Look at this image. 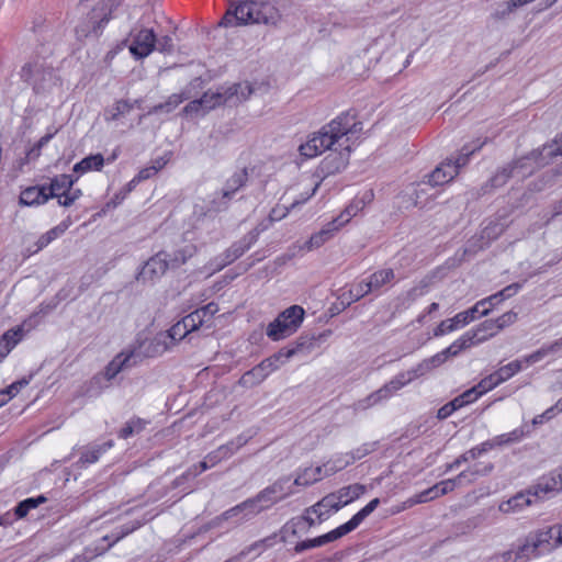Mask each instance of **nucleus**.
<instances>
[{"mask_svg":"<svg viewBox=\"0 0 562 562\" xmlns=\"http://www.w3.org/2000/svg\"><path fill=\"white\" fill-rule=\"evenodd\" d=\"M366 492V486L359 483L344 486L336 493H333L337 501H342L344 506L358 499Z\"/></svg>","mask_w":562,"mask_h":562,"instance_id":"obj_41","label":"nucleus"},{"mask_svg":"<svg viewBox=\"0 0 562 562\" xmlns=\"http://www.w3.org/2000/svg\"><path fill=\"white\" fill-rule=\"evenodd\" d=\"M79 176L74 177L71 175H57L52 178L50 183L46 186L47 194L49 199L56 198L64 193L65 191H69L78 180Z\"/></svg>","mask_w":562,"mask_h":562,"instance_id":"obj_32","label":"nucleus"},{"mask_svg":"<svg viewBox=\"0 0 562 562\" xmlns=\"http://www.w3.org/2000/svg\"><path fill=\"white\" fill-rule=\"evenodd\" d=\"M350 146H346L339 153H331L327 155L321 162V171L325 176L341 172L349 164Z\"/></svg>","mask_w":562,"mask_h":562,"instance_id":"obj_20","label":"nucleus"},{"mask_svg":"<svg viewBox=\"0 0 562 562\" xmlns=\"http://www.w3.org/2000/svg\"><path fill=\"white\" fill-rule=\"evenodd\" d=\"M342 507V501H337V497L333 493H330L324 496L316 504L307 507V512L315 514L317 516L318 522H322L325 519H327L330 510L337 512Z\"/></svg>","mask_w":562,"mask_h":562,"instance_id":"obj_23","label":"nucleus"},{"mask_svg":"<svg viewBox=\"0 0 562 562\" xmlns=\"http://www.w3.org/2000/svg\"><path fill=\"white\" fill-rule=\"evenodd\" d=\"M46 502L47 498L44 495L25 498L15 506L14 514L19 519L24 518L30 513V510L38 507L40 505Z\"/></svg>","mask_w":562,"mask_h":562,"instance_id":"obj_44","label":"nucleus"},{"mask_svg":"<svg viewBox=\"0 0 562 562\" xmlns=\"http://www.w3.org/2000/svg\"><path fill=\"white\" fill-rule=\"evenodd\" d=\"M379 447V441H372V442H364L362 443L361 446H359L358 448L351 450L350 452H348L345 457H346V460L344 462V465L340 467L344 468V467H347L353 462H356L357 460H360L362 458H364L366 456L374 452Z\"/></svg>","mask_w":562,"mask_h":562,"instance_id":"obj_42","label":"nucleus"},{"mask_svg":"<svg viewBox=\"0 0 562 562\" xmlns=\"http://www.w3.org/2000/svg\"><path fill=\"white\" fill-rule=\"evenodd\" d=\"M267 376L268 375L263 368L260 364H257L241 375L239 383L245 386L257 385L261 383Z\"/></svg>","mask_w":562,"mask_h":562,"instance_id":"obj_53","label":"nucleus"},{"mask_svg":"<svg viewBox=\"0 0 562 562\" xmlns=\"http://www.w3.org/2000/svg\"><path fill=\"white\" fill-rule=\"evenodd\" d=\"M432 369L428 362V359H424L414 368L397 373L387 383L381 386L379 390L369 394L366 398L359 401L356 404L357 409H368L383 401L392 397L398 390L413 382L414 380L427 374Z\"/></svg>","mask_w":562,"mask_h":562,"instance_id":"obj_4","label":"nucleus"},{"mask_svg":"<svg viewBox=\"0 0 562 562\" xmlns=\"http://www.w3.org/2000/svg\"><path fill=\"white\" fill-rule=\"evenodd\" d=\"M515 555H516V552H515V548L513 546L510 549H508L506 551L493 554L490 558V561L491 562H514Z\"/></svg>","mask_w":562,"mask_h":562,"instance_id":"obj_64","label":"nucleus"},{"mask_svg":"<svg viewBox=\"0 0 562 562\" xmlns=\"http://www.w3.org/2000/svg\"><path fill=\"white\" fill-rule=\"evenodd\" d=\"M457 486H459V485L457 483L456 477L442 480V481L436 483L435 485H432L431 487L414 495L411 498V502H412V504L427 503L429 501L436 499L440 496H443V495L454 491V488Z\"/></svg>","mask_w":562,"mask_h":562,"instance_id":"obj_19","label":"nucleus"},{"mask_svg":"<svg viewBox=\"0 0 562 562\" xmlns=\"http://www.w3.org/2000/svg\"><path fill=\"white\" fill-rule=\"evenodd\" d=\"M474 333H468L465 331L462 334L457 340H454L450 346L443 349L447 357H457L460 352L463 350H467L471 348L472 346H475L474 344Z\"/></svg>","mask_w":562,"mask_h":562,"instance_id":"obj_40","label":"nucleus"},{"mask_svg":"<svg viewBox=\"0 0 562 562\" xmlns=\"http://www.w3.org/2000/svg\"><path fill=\"white\" fill-rule=\"evenodd\" d=\"M457 175L456 167L450 160L446 159L431 173L426 176L427 180H423L417 187L420 188L426 184L431 187L442 186L453 180Z\"/></svg>","mask_w":562,"mask_h":562,"instance_id":"obj_22","label":"nucleus"},{"mask_svg":"<svg viewBox=\"0 0 562 562\" xmlns=\"http://www.w3.org/2000/svg\"><path fill=\"white\" fill-rule=\"evenodd\" d=\"M23 329L21 326L11 328L0 336V362L21 341Z\"/></svg>","mask_w":562,"mask_h":562,"instance_id":"obj_34","label":"nucleus"},{"mask_svg":"<svg viewBox=\"0 0 562 562\" xmlns=\"http://www.w3.org/2000/svg\"><path fill=\"white\" fill-rule=\"evenodd\" d=\"M322 468L306 469L302 474H299L294 480V485L308 486L321 480Z\"/></svg>","mask_w":562,"mask_h":562,"instance_id":"obj_56","label":"nucleus"},{"mask_svg":"<svg viewBox=\"0 0 562 562\" xmlns=\"http://www.w3.org/2000/svg\"><path fill=\"white\" fill-rule=\"evenodd\" d=\"M19 75L21 80L32 86L33 90L37 93L52 76V68L44 60L35 58L25 63Z\"/></svg>","mask_w":562,"mask_h":562,"instance_id":"obj_11","label":"nucleus"},{"mask_svg":"<svg viewBox=\"0 0 562 562\" xmlns=\"http://www.w3.org/2000/svg\"><path fill=\"white\" fill-rule=\"evenodd\" d=\"M168 257L169 254L166 251H159L150 257L136 274V280L143 283H154L160 279L171 268Z\"/></svg>","mask_w":562,"mask_h":562,"instance_id":"obj_12","label":"nucleus"},{"mask_svg":"<svg viewBox=\"0 0 562 562\" xmlns=\"http://www.w3.org/2000/svg\"><path fill=\"white\" fill-rule=\"evenodd\" d=\"M54 134H46L42 136L25 154V157L21 159L20 165L23 166L31 161L36 160L42 153V148L53 138Z\"/></svg>","mask_w":562,"mask_h":562,"instance_id":"obj_55","label":"nucleus"},{"mask_svg":"<svg viewBox=\"0 0 562 562\" xmlns=\"http://www.w3.org/2000/svg\"><path fill=\"white\" fill-rule=\"evenodd\" d=\"M360 200H352L334 220L342 228L362 210Z\"/></svg>","mask_w":562,"mask_h":562,"instance_id":"obj_43","label":"nucleus"},{"mask_svg":"<svg viewBox=\"0 0 562 562\" xmlns=\"http://www.w3.org/2000/svg\"><path fill=\"white\" fill-rule=\"evenodd\" d=\"M517 313L514 312V311H508L504 314H502L501 316H498L497 318H495V323L497 325V328L498 330H503L504 328L513 325L516 321H517Z\"/></svg>","mask_w":562,"mask_h":562,"instance_id":"obj_60","label":"nucleus"},{"mask_svg":"<svg viewBox=\"0 0 562 562\" xmlns=\"http://www.w3.org/2000/svg\"><path fill=\"white\" fill-rule=\"evenodd\" d=\"M488 446H490L488 443H480V445L467 450L465 452L461 453L458 458H456L452 462L447 463L445 472L446 473L451 472V471L460 468V465L462 463H465L471 460H475V459L480 458L481 456L486 453V447L488 448Z\"/></svg>","mask_w":562,"mask_h":562,"instance_id":"obj_36","label":"nucleus"},{"mask_svg":"<svg viewBox=\"0 0 562 562\" xmlns=\"http://www.w3.org/2000/svg\"><path fill=\"white\" fill-rule=\"evenodd\" d=\"M477 314L481 315V310L475 303L472 307L456 314L452 318L440 322V324L434 329V336L441 337L453 330L462 328L473 322L477 317Z\"/></svg>","mask_w":562,"mask_h":562,"instance_id":"obj_13","label":"nucleus"},{"mask_svg":"<svg viewBox=\"0 0 562 562\" xmlns=\"http://www.w3.org/2000/svg\"><path fill=\"white\" fill-rule=\"evenodd\" d=\"M494 470L493 463H476L473 467L463 470L460 472L457 476V483L458 485H462L464 482L468 484L474 483L477 477L480 476H486Z\"/></svg>","mask_w":562,"mask_h":562,"instance_id":"obj_30","label":"nucleus"},{"mask_svg":"<svg viewBox=\"0 0 562 562\" xmlns=\"http://www.w3.org/2000/svg\"><path fill=\"white\" fill-rule=\"evenodd\" d=\"M498 331L499 330L494 319H485L474 328L468 330V333L475 334L473 338L475 346L494 337Z\"/></svg>","mask_w":562,"mask_h":562,"instance_id":"obj_37","label":"nucleus"},{"mask_svg":"<svg viewBox=\"0 0 562 562\" xmlns=\"http://www.w3.org/2000/svg\"><path fill=\"white\" fill-rule=\"evenodd\" d=\"M499 384H502L499 381H498V378L496 375V372L494 371L493 373L488 374L487 376L483 378L477 384V390H480V392L483 394L487 393L488 391L495 389L496 386H498Z\"/></svg>","mask_w":562,"mask_h":562,"instance_id":"obj_58","label":"nucleus"},{"mask_svg":"<svg viewBox=\"0 0 562 562\" xmlns=\"http://www.w3.org/2000/svg\"><path fill=\"white\" fill-rule=\"evenodd\" d=\"M300 531H307V528L303 525V518L293 517L286 521L280 529V539L282 542L288 540L289 536L295 537Z\"/></svg>","mask_w":562,"mask_h":562,"instance_id":"obj_46","label":"nucleus"},{"mask_svg":"<svg viewBox=\"0 0 562 562\" xmlns=\"http://www.w3.org/2000/svg\"><path fill=\"white\" fill-rule=\"evenodd\" d=\"M281 19L279 10L268 1H241L234 10L227 12L220 21L221 26H233L248 23L276 25Z\"/></svg>","mask_w":562,"mask_h":562,"instance_id":"obj_2","label":"nucleus"},{"mask_svg":"<svg viewBox=\"0 0 562 562\" xmlns=\"http://www.w3.org/2000/svg\"><path fill=\"white\" fill-rule=\"evenodd\" d=\"M168 334L171 339L181 340L188 334H190V331L188 330L187 326L183 325V319H181L171 326V328L168 330Z\"/></svg>","mask_w":562,"mask_h":562,"instance_id":"obj_61","label":"nucleus"},{"mask_svg":"<svg viewBox=\"0 0 562 562\" xmlns=\"http://www.w3.org/2000/svg\"><path fill=\"white\" fill-rule=\"evenodd\" d=\"M519 161H513L507 166L503 167L498 170L486 183L485 187L490 186L491 188H498L504 186L514 175L515 169L517 168Z\"/></svg>","mask_w":562,"mask_h":562,"instance_id":"obj_45","label":"nucleus"},{"mask_svg":"<svg viewBox=\"0 0 562 562\" xmlns=\"http://www.w3.org/2000/svg\"><path fill=\"white\" fill-rule=\"evenodd\" d=\"M362 130V123L351 111L341 112L329 123L307 136L305 143L299 146V153L306 159L315 158L324 151L331 149L344 136L352 135Z\"/></svg>","mask_w":562,"mask_h":562,"instance_id":"obj_1","label":"nucleus"},{"mask_svg":"<svg viewBox=\"0 0 562 562\" xmlns=\"http://www.w3.org/2000/svg\"><path fill=\"white\" fill-rule=\"evenodd\" d=\"M196 252V247L194 245H187L183 248L176 250L172 255H169L168 260L171 265V268H178L184 265L188 259L193 257Z\"/></svg>","mask_w":562,"mask_h":562,"instance_id":"obj_47","label":"nucleus"},{"mask_svg":"<svg viewBox=\"0 0 562 562\" xmlns=\"http://www.w3.org/2000/svg\"><path fill=\"white\" fill-rule=\"evenodd\" d=\"M289 481V477L277 480L274 483L258 493L259 498H261L270 508L276 503L286 498L294 493L291 486L288 485Z\"/></svg>","mask_w":562,"mask_h":562,"instance_id":"obj_17","label":"nucleus"},{"mask_svg":"<svg viewBox=\"0 0 562 562\" xmlns=\"http://www.w3.org/2000/svg\"><path fill=\"white\" fill-rule=\"evenodd\" d=\"M562 351V337L541 346L536 351L531 352L522 357L521 359H516L505 366L498 368L495 372L501 383L509 380L515 374L520 372L524 368H527L533 363L541 361L544 357L549 355H555Z\"/></svg>","mask_w":562,"mask_h":562,"instance_id":"obj_6","label":"nucleus"},{"mask_svg":"<svg viewBox=\"0 0 562 562\" xmlns=\"http://www.w3.org/2000/svg\"><path fill=\"white\" fill-rule=\"evenodd\" d=\"M313 347L314 342L312 339L300 337L293 347H285L280 349L271 357L263 359L259 364L263 368L267 375H270L272 372L278 370L280 364L284 363L285 360L304 350L308 352Z\"/></svg>","mask_w":562,"mask_h":562,"instance_id":"obj_10","label":"nucleus"},{"mask_svg":"<svg viewBox=\"0 0 562 562\" xmlns=\"http://www.w3.org/2000/svg\"><path fill=\"white\" fill-rule=\"evenodd\" d=\"M182 319L183 325L187 326L190 333L199 329L203 324H205V319H202V317L199 315V312L196 311L186 315Z\"/></svg>","mask_w":562,"mask_h":562,"instance_id":"obj_59","label":"nucleus"},{"mask_svg":"<svg viewBox=\"0 0 562 562\" xmlns=\"http://www.w3.org/2000/svg\"><path fill=\"white\" fill-rule=\"evenodd\" d=\"M249 179L248 169L241 168L235 171L225 182L223 188V198L231 200L235 193L244 188Z\"/></svg>","mask_w":562,"mask_h":562,"instance_id":"obj_29","label":"nucleus"},{"mask_svg":"<svg viewBox=\"0 0 562 562\" xmlns=\"http://www.w3.org/2000/svg\"><path fill=\"white\" fill-rule=\"evenodd\" d=\"M139 527V524H137L136 526H132V527H122V530L120 533H117L116 536L112 535V536H104L102 538V541H109L108 543V547L104 548L103 550L101 551H98V548H95L94 550H91V548H88L87 551H90V553H92V555H90L91 558L92 557H95V555H100L102 554L104 551L109 550L111 547H113L116 542H119L121 539H123L124 537H126L127 535L132 533L134 530H136L137 528Z\"/></svg>","mask_w":562,"mask_h":562,"instance_id":"obj_49","label":"nucleus"},{"mask_svg":"<svg viewBox=\"0 0 562 562\" xmlns=\"http://www.w3.org/2000/svg\"><path fill=\"white\" fill-rule=\"evenodd\" d=\"M380 505L379 498L371 499L363 508L356 513L347 522L340 525L344 535L353 531Z\"/></svg>","mask_w":562,"mask_h":562,"instance_id":"obj_31","label":"nucleus"},{"mask_svg":"<svg viewBox=\"0 0 562 562\" xmlns=\"http://www.w3.org/2000/svg\"><path fill=\"white\" fill-rule=\"evenodd\" d=\"M561 412H562V406L553 405V406L549 407L548 409H546L542 414L537 415L532 419V424L533 425L542 424L544 420H549V419L553 418L558 413H561Z\"/></svg>","mask_w":562,"mask_h":562,"instance_id":"obj_63","label":"nucleus"},{"mask_svg":"<svg viewBox=\"0 0 562 562\" xmlns=\"http://www.w3.org/2000/svg\"><path fill=\"white\" fill-rule=\"evenodd\" d=\"M521 288L522 283L514 282L505 286L501 291L477 301L476 304L481 310V316H486L495 306L501 304L503 301L516 295Z\"/></svg>","mask_w":562,"mask_h":562,"instance_id":"obj_18","label":"nucleus"},{"mask_svg":"<svg viewBox=\"0 0 562 562\" xmlns=\"http://www.w3.org/2000/svg\"><path fill=\"white\" fill-rule=\"evenodd\" d=\"M267 509H269V507L261 498H259V495L257 494L256 496L247 498L246 501L241 502L240 504L224 512L223 518L229 519V518L243 513L244 518L246 520H248Z\"/></svg>","mask_w":562,"mask_h":562,"instance_id":"obj_16","label":"nucleus"},{"mask_svg":"<svg viewBox=\"0 0 562 562\" xmlns=\"http://www.w3.org/2000/svg\"><path fill=\"white\" fill-rule=\"evenodd\" d=\"M341 227L333 218L326 223L318 232L311 235V237L304 243L302 249L311 251L322 247L325 243L333 239Z\"/></svg>","mask_w":562,"mask_h":562,"instance_id":"obj_21","label":"nucleus"},{"mask_svg":"<svg viewBox=\"0 0 562 562\" xmlns=\"http://www.w3.org/2000/svg\"><path fill=\"white\" fill-rule=\"evenodd\" d=\"M199 315L202 319H205V323L211 322L213 316L220 311L218 305L215 302H210L209 304L202 306L201 308H196Z\"/></svg>","mask_w":562,"mask_h":562,"instance_id":"obj_62","label":"nucleus"},{"mask_svg":"<svg viewBox=\"0 0 562 562\" xmlns=\"http://www.w3.org/2000/svg\"><path fill=\"white\" fill-rule=\"evenodd\" d=\"M104 166V158L101 154L90 155L81 159L74 166V171L83 175L88 171H100Z\"/></svg>","mask_w":562,"mask_h":562,"instance_id":"obj_39","label":"nucleus"},{"mask_svg":"<svg viewBox=\"0 0 562 562\" xmlns=\"http://www.w3.org/2000/svg\"><path fill=\"white\" fill-rule=\"evenodd\" d=\"M432 369L428 362V359H424L414 368L397 373L387 383L381 386L379 390L369 394L366 398L359 401L356 404L357 409H368L383 401L392 397L398 390L413 382L414 380L427 374Z\"/></svg>","mask_w":562,"mask_h":562,"instance_id":"obj_3","label":"nucleus"},{"mask_svg":"<svg viewBox=\"0 0 562 562\" xmlns=\"http://www.w3.org/2000/svg\"><path fill=\"white\" fill-rule=\"evenodd\" d=\"M562 490L561 481L555 476V473L542 476L538 484L533 487V495L536 499L546 498L549 494Z\"/></svg>","mask_w":562,"mask_h":562,"instance_id":"obj_33","label":"nucleus"},{"mask_svg":"<svg viewBox=\"0 0 562 562\" xmlns=\"http://www.w3.org/2000/svg\"><path fill=\"white\" fill-rule=\"evenodd\" d=\"M488 138H476L470 143H467L462 146L458 157L456 158H447V160H450L453 167L457 169V173H459L460 168L468 165L470 161V158L473 154L481 150L482 147L487 143Z\"/></svg>","mask_w":562,"mask_h":562,"instance_id":"obj_26","label":"nucleus"},{"mask_svg":"<svg viewBox=\"0 0 562 562\" xmlns=\"http://www.w3.org/2000/svg\"><path fill=\"white\" fill-rule=\"evenodd\" d=\"M248 442V438L239 435L235 439L220 446L217 448V453L222 454V457L226 459L231 458L235 454L241 447H244Z\"/></svg>","mask_w":562,"mask_h":562,"instance_id":"obj_51","label":"nucleus"},{"mask_svg":"<svg viewBox=\"0 0 562 562\" xmlns=\"http://www.w3.org/2000/svg\"><path fill=\"white\" fill-rule=\"evenodd\" d=\"M304 314V308L300 305L285 308L268 325L266 330L268 338L279 341L293 335L301 326Z\"/></svg>","mask_w":562,"mask_h":562,"instance_id":"obj_7","label":"nucleus"},{"mask_svg":"<svg viewBox=\"0 0 562 562\" xmlns=\"http://www.w3.org/2000/svg\"><path fill=\"white\" fill-rule=\"evenodd\" d=\"M70 225L71 221L67 218L41 235L35 243L36 248L33 250V252H37L47 247L52 241L60 237L69 228Z\"/></svg>","mask_w":562,"mask_h":562,"instance_id":"obj_35","label":"nucleus"},{"mask_svg":"<svg viewBox=\"0 0 562 562\" xmlns=\"http://www.w3.org/2000/svg\"><path fill=\"white\" fill-rule=\"evenodd\" d=\"M254 92L252 86L246 82H236L226 88H221L216 91H205L200 101L203 106V114L224 105L235 100L236 102H244L250 98Z\"/></svg>","mask_w":562,"mask_h":562,"instance_id":"obj_5","label":"nucleus"},{"mask_svg":"<svg viewBox=\"0 0 562 562\" xmlns=\"http://www.w3.org/2000/svg\"><path fill=\"white\" fill-rule=\"evenodd\" d=\"M537 499L535 498L533 491L528 490L516 494L506 502H503L499 505V510L505 514L516 513L527 506H530Z\"/></svg>","mask_w":562,"mask_h":562,"instance_id":"obj_27","label":"nucleus"},{"mask_svg":"<svg viewBox=\"0 0 562 562\" xmlns=\"http://www.w3.org/2000/svg\"><path fill=\"white\" fill-rule=\"evenodd\" d=\"M142 359L143 358L140 353L135 349L120 352L105 367V379H114L120 372L136 367L142 361Z\"/></svg>","mask_w":562,"mask_h":562,"instance_id":"obj_14","label":"nucleus"},{"mask_svg":"<svg viewBox=\"0 0 562 562\" xmlns=\"http://www.w3.org/2000/svg\"><path fill=\"white\" fill-rule=\"evenodd\" d=\"M145 425L146 423L142 418L133 417L119 430L117 436L121 439H127L135 434H139L145 428Z\"/></svg>","mask_w":562,"mask_h":562,"instance_id":"obj_52","label":"nucleus"},{"mask_svg":"<svg viewBox=\"0 0 562 562\" xmlns=\"http://www.w3.org/2000/svg\"><path fill=\"white\" fill-rule=\"evenodd\" d=\"M49 200L46 186H31L20 193L19 202L25 206H40Z\"/></svg>","mask_w":562,"mask_h":562,"instance_id":"obj_25","label":"nucleus"},{"mask_svg":"<svg viewBox=\"0 0 562 562\" xmlns=\"http://www.w3.org/2000/svg\"><path fill=\"white\" fill-rule=\"evenodd\" d=\"M139 527V524H137L136 526H132V527H122V530L120 533H117L116 536L112 535V536H104L102 538V541H109L108 543V547L104 548L103 550L101 551H98V548H95L94 550H91V548H88L87 551H90V553H92V555H90L91 558L92 557H95V555H100L102 554L104 551L109 550L111 547H113L116 542H119L121 539H123L124 537H126L127 535L132 533L134 530H136L137 528Z\"/></svg>","mask_w":562,"mask_h":562,"instance_id":"obj_48","label":"nucleus"},{"mask_svg":"<svg viewBox=\"0 0 562 562\" xmlns=\"http://www.w3.org/2000/svg\"><path fill=\"white\" fill-rule=\"evenodd\" d=\"M261 229L258 227L251 229L244 235L239 240L234 241L227 249H225L214 261L216 262L217 270L225 268L239 259L246 254L257 241Z\"/></svg>","mask_w":562,"mask_h":562,"instance_id":"obj_8","label":"nucleus"},{"mask_svg":"<svg viewBox=\"0 0 562 562\" xmlns=\"http://www.w3.org/2000/svg\"><path fill=\"white\" fill-rule=\"evenodd\" d=\"M114 446L113 440H108L101 445H90L85 447L80 453L78 464L80 467H87L89 464L95 463L100 457L110 450Z\"/></svg>","mask_w":562,"mask_h":562,"instance_id":"obj_28","label":"nucleus"},{"mask_svg":"<svg viewBox=\"0 0 562 562\" xmlns=\"http://www.w3.org/2000/svg\"><path fill=\"white\" fill-rule=\"evenodd\" d=\"M526 538L539 555L559 547L554 537V528L551 526L530 531Z\"/></svg>","mask_w":562,"mask_h":562,"instance_id":"obj_15","label":"nucleus"},{"mask_svg":"<svg viewBox=\"0 0 562 562\" xmlns=\"http://www.w3.org/2000/svg\"><path fill=\"white\" fill-rule=\"evenodd\" d=\"M187 99V95L182 93H173L168 97V99L158 105L154 108L155 112L165 111V112H171L175 110L179 104H181Z\"/></svg>","mask_w":562,"mask_h":562,"instance_id":"obj_57","label":"nucleus"},{"mask_svg":"<svg viewBox=\"0 0 562 562\" xmlns=\"http://www.w3.org/2000/svg\"><path fill=\"white\" fill-rule=\"evenodd\" d=\"M394 278L395 273L391 268L378 270L369 277V285H367V291H379L382 286L392 282Z\"/></svg>","mask_w":562,"mask_h":562,"instance_id":"obj_38","label":"nucleus"},{"mask_svg":"<svg viewBox=\"0 0 562 562\" xmlns=\"http://www.w3.org/2000/svg\"><path fill=\"white\" fill-rule=\"evenodd\" d=\"M344 536L345 535H344L342 530L338 526L337 528L330 530L327 533H324V535L318 536L313 539H306V540L297 542L294 547V551H295V553H302L305 550L318 548V547L325 546L329 542L336 541Z\"/></svg>","mask_w":562,"mask_h":562,"instance_id":"obj_24","label":"nucleus"},{"mask_svg":"<svg viewBox=\"0 0 562 562\" xmlns=\"http://www.w3.org/2000/svg\"><path fill=\"white\" fill-rule=\"evenodd\" d=\"M514 548L516 552L514 562H528L531 558L539 557L526 537L518 544L514 546Z\"/></svg>","mask_w":562,"mask_h":562,"instance_id":"obj_50","label":"nucleus"},{"mask_svg":"<svg viewBox=\"0 0 562 562\" xmlns=\"http://www.w3.org/2000/svg\"><path fill=\"white\" fill-rule=\"evenodd\" d=\"M134 104L128 100H119L110 109L106 110V120L116 121L121 116L130 113Z\"/></svg>","mask_w":562,"mask_h":562,"instance_id":"obj_54","label":"nucleus"},{"mask_svg":"<svg viewBox=\"0 0 562 562\" xmlns=\"http://www.w3.org/2000/svg\"><path fill=\"white\" fill-rule=\"evenodd\" d=\"M130 54L136 59L148 57L155 49L157 35L153 29H134L130 33Z\"/></svg>","mask_w":562,"mask_h":562,"instance_id":"obj_9","label":"nucleus"}]
</instances>
